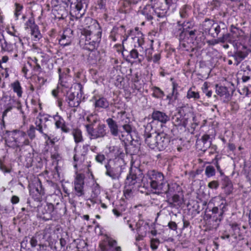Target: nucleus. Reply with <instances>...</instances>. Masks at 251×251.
Returning a JSON list of instances; mask_svg holds the SVG:
<instances>
[{
    "label": "nucleus",
    "mask_w": 251,
    "mask_h": 251,
    "mask_svg": "<svg viewBox=\"0 0 251 251\" xmlns=\"http://www.w3.org/2000/svg\"><path fill=\"white\" fill-rule=\"evenodd\" d=\"M205 174L208 177L215 176V170L214 167L212 166H207L205 170Z\"/></svg>",
    "instance_id": "c03bdc74"
},
{
    "label": "nucleus",
    "mask_w": 251,
    "mask_h": 251,
    "mask_svg": "<svg viewBox=\"0 0 251 251\" xmlns=\"http://www.w3.org/2000/svg\"><path fill=\"white\" fill-rule=\"evenodd\" d=\"M30 244L32 248H34L37 245V240L34 237H32L30 239Z\"/></svg>",
    "instance_id": "e2e57ef3"
},
{
    "label": "nucleus",
    "mask_w": 251,
    "mask_h": 251,
    "mask_svg": "<svg viewBox=\"0 0 251 251\" xmlns=\"http://www.w3.org/2000/svg\"><path fill=\"white\" fill-rule=\"evenodd\" d=\"M229 33H226L225 34H223L222 37L219 38V41H220L221 43H225V42H228L229 43Z\"/></svg>",
    "instance_id": "6e6d98bb"
},
{
    "label": "nucleus",
    "mask_w": 251,
    "mask_h": 251,
    "mask_svg": "<svg viewBox=\"0 0 251 251\" xmlns=\"http://www.w3.org/2000/svg\"><path fill=\"white\" fill-rule=\"evenodd\" d=\"M159 244V240L158 239H152L151 241V247L152 250H156Z\"/></svg>",
    "instance_id": "603ef678"
},
{
    "label": "nucleus",
    "mask_w": 251,
    "mask_h": 251,
    "mask_svg": "<svg viewBox=\"0 0 251 251\" xmlns=\"http://www.w3.org/2000/svg\"><path fill=\"white\" fill-rule=\"evenodd\" d=\"M144 177L140 169L136 167H131L130 172L126 179L125 184L127 186L139 187Z\"/></svg>",
    "instance_id": "20e7f679"
},
{
    "label": "nucleus",
    "mask_w": 251,
    "mask_h": 251,
    "mask_svg": "<svg viewBox=\"0 0 251 251\" xmlns=\"http://www.w3.org/2000/svg\"><path fill=\"white\" fill-rule=\"evenodd\" d=\"M12 109V107L11 106H8L6 109L4 110V111L3 112V113H2V124H0V125H3V126H4V121H3V118L5 116H6L7 113L9 111H10Z\"/></svg>",
    "instance_id": "680f3d73"
},
{
    "label": "nucleus",
    "mask_w": 251,
    "mask_h": 251,
    "mask_svg": "<svg viewBox=\"0 0 251 251\" xmlns=\"http://www.w3.org/2000/svg\"><path fill=\"white\" fill-rule=\"evenodd\" d=\"M75 92H73L72 90L68 91L67 93V100L68 101L69 100H75L76 99H79L75 95Z\"/></svg>",
    "instance_id": "3c124183"
},
{
    "label": "nucleus",
    "mask_w": 251,
    "mask_h": 251,
    "mask_svg": "<svg viewBox=\"0 0 251 251\" xmlns=\"http://www.w3.org/2000/svg\"><path fill=\"white\" fill-rule=\"evenodd\" d=\"M69 106L71 107H77L80 103L79 99H76L75 100H71L68 101Z\"/></svg>",
    "instance_id": "864d4df0"
},
{
    "label": "nucleus",
    "mask_w": 251,
    "mask_h": 251,
    "mask_svg": "<svg viewBox=\"0 0 251 251\" xmlns=\"http://www.w3.org/2000/svg\"><path fill=\"white\" fill-rule=\"evenodd\" d=\"M106 122L109 128L110 133L113 136H117L119 134L118 126L115 121L109 118L106 120Z\"/></svg>",
    "instance_id": "b1692460"
},
{
    "label": "nucleus",
    "mask_w": 251,
    "mask_h": 251,
    "mask_svg": "<svg viewBox=\"0 0 251 251\" xmlns=\"http://www.w3.org/2000/svg\"><path fill=\"white\" fill-rule=\"evenodd\" d=\"M151 127V125L148 124L146 126V129ZM145 132H146V130H145ZM144 136L145 137V142L149 148L152 150H157V133L151 134L146 132Z\"/></svg>",
    "instance_id": "f8f14e48"
},
{
    "label": "nucleus",
    "mask_w": 251,
    "mask_h": 251,
    "mask_svg": "<svg viewBox=\"0 0 251 251\" xmlns=\"http://www.w3.org/2000/svg\"><path fill=\"white\" fill-rule=\"evenodd\" d=\"M105 159V157L104 155L101 153H98L95 157L96 161L100 163H102Z\"/></svg>",
    "instance_id": "4d7b16f0"
},
{
    "label": "nucleus",
    "mask_w": 251,
    "mask_h": 251,
    "mask_svg": "<svg viewBox=\"0 0 251 251\" xmlns=\"http://www.w3.org/2000/svg\"><path fill=\"white\" fill-rule=\"evenodd\" d=\"M72 134L74 137L75 142L76 144H78L83 141L82 131L79 129H74L72 131Z\"/></svg>",
    "instance_id": "2f4dec72"
},
{
    "label": "nucleus",
    "mask_w": 251,
    "mask_h": 251,
    "mask_svg": "<svg viewBox=\"0 0 251 251\" xmlns=\"http://www.w3.org/2000/svg\"><path fill=\"white\" fill-rule=\"evenodd\" d=\"M148 224L143 220L139 219L136 224V229L137 233L146 234Z\"/></svg>",
    "instance_id": "cd10ccee"
},
{
    "label": "nucleus",
    "mask_w": 251,
    "mask_h": 251,
    "mask_svg": "<svg viewBox=\"0 0 251 251\" xmlns=\"http://www.w3.org/2000/svg\"><path fill=\"white\" fill-rule=\"evenodd\" d=\"M166 202L171 208L180 206L184 202L182 192L173 194L172 196L167 195Z\"/></svg>",
    "instance_id": "9d476101"
},
{
    "label": "nucleus",
    "mask_w": 251,
    "mask_h": 251,
    "mask_svg": "<svg viewBox=\"0 0 251 251\" xmlns=\"http://www.w3.org/2000/svg\"><path fill=\"white\" fill-rule=\"evenodd\" d=\"M171 94L174 97V100H176L177 99L178 93L177 89H173L172 92Z\"/></svg>",
    "instance_id": "338daca9"
},
{
    "label": "nucleus",
    "mask_w": 251,
    "mask_h": 251,
    "mask_svg": "<svg viewBox=\"0 0 251 251\" xmlns=\"http://www.w3.org/2000/svg\"><path fill=\"white\" fill-rule=\"evenodd\" d=\"M11 201L13 204H16L19 201V198L16 196H13L12 197Z\"/></svg>",
    "instance_id": "69168bd1"
},
{
    "label": "nucleus",
    "mask_w": 251,
    "mask_h": 251,
    "mask_svg": "<svg viewBox=\"0 0 251 251\" xmlns=\"http://www.w3.org/2000/svg\"><path fill=\"white\" fill-rule=\"evenodd\" d=\"M131 39L135 43L134 48L139 49V50H141L142 49L141 46L144 42L143 38L139 36H134L132 37Z\"/></svg>",
    "instance_id": "58836bf2"
},
{
    "label": "nucleus",
    "mask_w": 251,
    "mask_h": 251,
    "mask_svg": "<svg viewBox=\"0 0 251 251\" xmlns=\"http://www.w3.org/2000/svg\"><path fill=\"white\" fill-rule=\"evenodd\" d=\"M1 51L11 52L13 50V45L8 43L5 40L0 45Z\"/></svg>",
    "instance_id": "72a5a7b5"
},
{
    "label": "nucleus",
    "mask_w": 251,
    "mask_h": 251,
    "mask_svg": "<svg viewBox=\"0 0 251 251\" xmlns=\"http://www.w3.org/2000/svg\"><path fill=\"white\" fill-rule=\"evenodd\" d=\"M229 43L232 44L234 48L237 47L238 36L234 33H229Z\"/></svg>",
    "instance_id": "a18cd8bd"
},
{
    "label": "nucleus",
    "mask_w": 251,
    "mask_h": 251,
    "mask_svg": "<svg viewBox=\"0 0 251 251\" xmlns=\"http://www.w3.org/2000/svg\"><path fill=\"white\" fill-rule=\"evenodd\" d=\"M210 136L208 134H204L201 138L197 141V145L198 146L201 143L203 144L202 148H201V151H205L208 148H210L211 145V142L209 141Z\"/></svg>",
    "instance_id": "a878e982"
},
{
    "label": "nucleus",
    "mask_w": 251,
    "mask_h": 251,
    "mask_svg": "<svg viewBox=\"0 0 251 251\" xmlns=\"http://www.w3.org/2000/svg\"><path fill=\"white\" fill-rule=\"evenodd\" d=\"M157 150L159 151L165 150L170 143L169 137L164 132L157 133Z\"/></svg>",
    "instance_id": "2eb2a0df"
},
{
    "label": "nucleus",
    "mask_w": 251,
    "mask_h": 251,
    "mask_svg": "<svg viewBox=\"0 0 251 251\" xmlns=\"http://www.w3.org/2000/svg\"><path fill=\"white\" fill-rule=\"evenodd\" d=\"M225 186L227 187L230 184V181L227 177H225L223 180Z\"/></svg>",
    "instance_id": "774afa93"
},
{
    "label": "nucleus",
    "mask_w": 251,
    "mask_h": 251,
    "mask_svg": "<svg viewBox=\"0 0 251 251\" xmlns=\"http://www.w3.org/2000/svg\"><path fill=\"white\" fill-rule=\"evenodd\" d=\"M15 135L13 146L20 147L29 145V140L25 132L19 131Z\"/></svg>",
    "instance_id": "4468645a"
},
{
    "label": "nucleus",
    "mask_w": 251,
    "mask_h": 251,
    "mask_svg": "<svg viewBox=\"0 0 251 251\" xmlns=\"http://www.w3.org/2000/svg\"><path fill=\"white\" fill-rule=\"evenodd\" d=\"M141 50H139V49L134 48L130 51V57L134 59H137L139 63H141L143 60L144 57L142 55L139 54V51Z\"/></svg>",
    "instance_id": "7c9ffc66"
},
{
    "label": "nucleus",
    "mask_w": 251,
    "mask_h": 251,
    "mask_svg": "<svg viewBox=\"0 0 251 251\" xmlns=\"http://www.w3.org/2000/svg\"><path fill=\"white\" fill-rule=\"evenodd\" d=\"M124 222L126 225H128L129 227L132 231L134 230V228L133 226V224L134 223V220L132 218H127V217L124 218Z\"/></svg>",
    "instance_id": "8fccbe9b"
},
{
    "label": "nucleus",
    "mask_w": 251,
    "mask_h": 251,
    "mask_svg": "<svg viewBox=\"0 0 251 251\" xmlns=\"http://www.w3.org/2000/svg\"><path fill=\"white\" fill-rule=\"evenodd\" d=\"M191 7L187 4L183 5L179 10L180 17L182 19L187 18L190 14Z\"/></svg>",
    "instance_id": "c756f323"
},
{
    "label": "nucleus",
    "mask_w": 251,
    "mask_h": 251,
    "mask_svg": "<svg viewBox=\"0 0 251 251\" xmlns=\"http://www.w3.org/2000/svg\"><path fill=\"white\" fill-rule=\"evenodd\" d=\"M215 200L220 201L221 204L219 206H214L211 210H209L210 213L206 211L204 216V219L207 221L210 229H216L218 227L223 219V214L226 211L227 204L226 200L220 197L216 198Z\"/></svg>",
    "instance_id": "f257e3e1"
},
{
    "label": "nucleus",
    "mask_w": 251,
    "mask_h": 251,
    "mask_svg": "<svg viewBox=\"0 0 251 251\" xmlns=\"http://www.w3.org/2000/svg\"><path fill=\"white\" fill-rule=\"evenodd\" d=\"M84 178L83 174H76L74 181V187L75 195L78 197H82L85 194Z\"/></svg>",
    "instance_id": "6e6552de"
},
{
    "label": "nucleus",
    "mask_w": 251,
    "mask_h": 251,
    "mask_svg": "<svg viewBox=\"0 0 251 251\" xmlns=\"http://www.w3.org/2000/svg\"><path fill=\"white\" fill-rule=\"evenodd\" d=\"M100 193V187L98 183L94 184L92 188V193L90 198L88 200L92 204L98 203L99 200L98 199V196Z\"/></svg>",
    "instance_id": "5701e85b"
},
{
    "label": "nucleus",
    "mask_w": 251,
    "mask_h": 251,
    "mask_svg": "<svg viewBox=\"0 0 251 251\" xmlns=\"http://www.w3.org/2000/svg\"><path fill=\"white\" fill-rule=\"evenodd\" d=\"M88 145H83V149L84 150L82 151H76V149H75V153L74 155V161L75 162L74 167L76 168L78 166H80L84 163L86 160V155L88 151Z\"/></svg>",
    "instance_id": "9b49d317"
},
{
    "label": "nucleus",
    "mask_w": 251,
    "mask_h": 251,
    "mask_svg": "<svg viewBox=\"0 0 251 251\" xmlns=\"http://www.w3.org/2000/svg\"><path fill=\"white\" fill-rule=\"evenodd\" d=\"M237 50L235 51L232 55V57L235 60V64L238 65L243 59H244L248 55L249 52L247 48L242 46L241 49L236 48Z\"/></svg>",
    "instance_id": "a211bd4d"
},
{
    "label": "nucleus",
    "mask_w": 251,
    "mask_h": 251,
    "mask_svg": "<svg viewBox=\"0 0 251 251\" xmlns=\"http://www.w3.org/2000/svg\"><path fill=\"white\" fill-rule=\"evenodd\" d=\"M216 92L222 98L224 102L227 103L230 100L231 97L227 87L222 86H218L216 85Z\"/></svg>",
    "instance_id": "412c9836"
},
{
    "label": "nucleus",
    "mask_w": 251,
    "mask_h": 251,
    "mask_svg": "<svg viewBox=\"0 0 251 251\" xmlns=\"http://www.w3.org/2000/svg\"><path fill=\"white\" fill-rule=\"evenodd\" d=\"M151 118L153 121L160 122L162 125L165 124L170 120V117L168 115L159 110H154L151 114Z\"/></svg>",
    "instance_id": "aec40b11"
},
{
    "label": "nucleus",
    "mask_w": 251,
    "mask_h": 251,
    "mask_svg": "<svg viewBox=\"0 0 251 251\" xmlns=\"http://www.w3.org/2000/svg\"><path fill=\"white\" fill-rule=\"evenodd\" d=\"M197 32L196 29L190 30L187 32V35H189V37L192 39H195L196 38V34Z\"/></svg>",
    "instance_id": "13d9d810"
},
{
    "label": "nucleus",
    "mask_w": 251,
    "mask_h": 251,
    "mask_svg": "<svg viewBox=\"0 0 251 251\" xmlns=\"http://www.w3.org/2000/svg\"><path fill=\"white\" fill-rule=\"evenodd\" d=\"M183 27L180 21H177L176 25L173 29V33L175 36L178 37L180 42L185 37L184 31H183Z\"/></svg>",
    "instance_id": "393cba45"
},
{
    "label": "nucleus",
    "mask_w": 251,
    "mask_h": 251,
    "mask_svg": "<svg viewBox=\"0 0 251 251\" xmlns=\"http://www.w3.org/2000/svg\"><path fill=\"white\" fill-rule=\"evenodd\" d=\"M31 29V34L33 36L35 40H39L42 35L37 25L34 26Z\"/></svg>",
    "instance_id": "4c0bfd02"
},
{
    "label": "nucleus",
    "mask_w": 251,
    "mask_h": 251,
    "mask_svg": "<svg viewBox=\"0 0 251 251\" xmlns=\"http://www.w3.org/2000/svg\"><path fill=\"white\" fill-rule=\"evenodd\" d=\"M83 7V2L82 0L78 1L76 2L71 3V14L75 16L76 19H79L82 17L84 14V11L82 10Z\"/></svg>",
    "instance_id": "dca6fc26"
},
{
    "label": "nucleus",
    "mask_w": 251,
    "mask_h": 251,
    "mask_svg": "<svg viewBox=\"0 0 251 251\" xmlns=\"http://www.w3.org/2000/svg\"><path fill=\"white\" fill-rule=\"evenodd\" d=\"M152 97L157 99H162L164 96V93L159 87L154 86L152 88Z\"/></svg>",
    "instance_id": "c9c22d12"
},
{
    "label": "nucleus",
    "mask_w": 251,
    "mask_h": 251,
    "mask_svg": "<svg viewBox=\"0 0 251 251\" xmlns=\"http://www.w3.org/2000/svg\"><path fill=\"white\" fill-rule=\"evenodd\" d=\"M161 58V55L160 53H155L152 57H151V59L153 63H158Z\"/></svg>",
    "instance_id": "052dcab7"
},
{
    "label": "nucleus",
    "mask_w": 251,
    "mask_h": 251,
    "mask_svg": "<svg viewBox=\"0 0 251 251\" xmlns=\"http://www.w3.org/2000/svg\"><path fill=\"white\" fill-rule=\"evenodd\" d=\"M105 175L110 177L112 179H116L119 177L121 175V169L119 167H112L109 164H106Z\"/></svg>",
    "instance_id": "4be33fe9"
},
{
    "label": "nucleus",
    "mask_w": 251,
    "mask_h": 251,
    "mask_svg": "<svg viewBox=\"0 0 251 251\" xmlns=\"http://www.w3.org/2000/svg\"><path fill=\"white\" fill-rule=\"evenodd\" d=\"M35 189L38 193H39L40 195H44V190L42 187V185L41 182L40 180H39L37 183L35 184Z\"/></svg>",
    "instance_id": "09e8293b"
},
{
    "label": "nucleus",
    "mask_w": 251,
    "mask_h": 251,
    "mask_svg": "<svg viewBox=\"0 0 251 251\" xmlns=\"http://www.w3.org/2000/svg\"><path fill=\"white\" fill-rule=\"evenodd\" d=\"M185 36L187 35V32L190 30L193 27L194 24L191 21H184L181 23Z\"/></svg>",
    "instance_id": "e433bc0d"
},
{
    "label": "nucleus",
    "mask_w": 251,
    "mask_h": 251,
    "mask_svg": "<svg viewBox=\"0 0 251 251\" xmlns=\"http://www.w3.org/2000/svg\"><path fill=\"white\" fill-rule=\"evenodd\" d=\"M36 25L35 24L34 19L33 17L29 18L26 22L25 24V29L28 28H32L34 26H35Z\"/></svg>",
    "instance_id": "49530a36"
},
{
    "label": "nucleus",
    "mask_w": 251,
    "mask_h": 251,
    "mask_svg": "<svg viewBox=\"0 0 251 251\" xmlns=\"http://www.w3.org/2000/svg\"><path fill=\"white\" fill-rule=\"evenodd\" d=\"M59 43L63 46L69 45L71 43V38L63 34L59 39Z\"/></svg>",
    "instance_id": "a19ab883"
},
{
    "label": "nucleus",
    "mask_w": 251,
    "mask_h": 251,
    "mask_svg": "<svg viewBox=\"0 0 251 251\" xmlns=\"http://www.w3.org/2000/svg\"><path fill=\"white\" fill-rule=\"evenodd\" d=\"M165 186V190L162 191L161 194L171 196L182 192L181 188L176 183H168L167 182Z\"/></svg>",
    "instance_id": "6ab92c4d"
},
{
    "label": "nucleus",
    "mask_w": 251,
    "mask_h": 251,
    "mask_svg": "<svg viewBox=\"0 0 251 251\" xmlns=\"http://www.w3.org/2000/svg\"><path fill=\"white\" fill-rule=\"evenodd\" d=\"M11 87L13 92L16 93L18 98H21L22 97L23 93V89L18 80H16L12 83L11 84Z\"/></svg>",
    "instance_id": "c85d7f7f"
},
{
    "label": "nucleus",
    "mask_w": 251,
    "mask_h": 251,
    "mask_svg": "<svg viewBox=\"0 0 251 251\" xmlns=\"http://www.w3.org/2000/svg\"><path fill=\"white\" fill-rule=\"evenodd\" d=\"M186 97L188 99H193L194 100H196L200 99V96L198 92L194 91L192 88H190L187 93Z\"/></svg>",
    "instance_id": "f704fd0d"
},
{
    "label": "nucleus",
    "mask_w": 251,
    "mask_h": 251,
    "mask_svg": "<svg viewBox=\"0 0 251 251\" xmlns=\"http://www.w3.org/2000/svg\"><path fill=\"white\" fill-rule=\"evenodd\" d=\"M165 10L166 9L160 10L157 7L154 8L151 5H147L141 11V13L146 17L147 20L150 21L153 19L154 14H156L158 17H163L166 12Z\"/></svg>",
    "instance_id": "0eeeda50"
},
{
    "label": "nucleus",
    "mask_w": 251,
    "mask_h": 251,
    "mask_svg": "<svg viewBox=\"0 0 251 251\" xmlns=\"http://www.w3.org/2000/svg\"><path fill=\"white\" fill-rule=\"evenodd\" d=\"M88 28H84L81 30V34L85 36V40L81 39L80 43H83V48L91 51L93 54L95 49L98 47L100 41L101 31L100 29L95 34L91 30L92 26H88Z\"/></svg>",
    "instance_id": "f03ea898"
},
{
    "label": "nucleus",
    "mask_w": 251,
    "mask_h": 251,
    "mask_svg": "<svg viewBox=\"0 0 251 251\" xmlns=\"http://www.w3.org/2000/svg\"><path fill=\"white\" fill-rule=\"evenodd\" d=\"M15 5V9L14 11V16L15 18V20H17L18 19L19 16L21 15L22 14L23 6L20 4L17 3H16Z\"/></svg>",
    "instance_id": "37998d69"
},
{
    "label": "nucleus",
    "mask_w": 251,
    "mask_h": 251,
    "mask_svg": "<svg viewBox=\"0 0 251 251\" xmlns=\"http://www.w3.org/2000/svg\"><path fill=\"white\" fill-rule=\"evenodd\" d=\"M168 226L169 227V228L171 230L176 231L177 228V224L176 223V222L173 221L170 222L168 224Z\"/></svg>",
    "instance_id": "bf43d9fd"
},
{
    "label": "nucleus",
    "mask_w": 251,
    "mask_h": 251,
    "mask_svg": "<svg viewBox=\"0 0 251 251\" xmlns=\"http://www.w3.org/2000/svg\"><path fill=\"white\" fill-rule=\"evenodd\" d=\"M85 127L91 140L102 138L107 135L106 126L103 124H99L95 128L92 124L86 125Z\"/></svg>",
    "instance_id": "39448f33"
},
{
    "label": "nucleus",
    "mask_w": 251,
    "mask_h": 251,
    "mask_svg": "<svg viewBox=\"0 0 251 251\" xmlns=\"http://www.w3.org/2000/svg\"><path fill=\"white\" fill-rule=\"evenodd\" d=\"M109 103L107 99L104 97H100L96 99L95 106L98 108L107 109L109 108Z\"/></svg>",
    "instance_id": "bb28decb"
},
{
    "label": "nucleus",
    "mask_w": 251,
    "mask_h": 251,
    "mask_svg": "<svg viewBox=\"0 0 251 251\" xmlns=\"http://www.w3.org/2000/svg\"><path fill=\"white\" fill-rule=\"evenodd\" d=\"M219 183L217 180H213L208 184V187L210 189H216L218 188Z\"/></svg>",
    "instance_id": "5fc2aeb1"
},
{
    "label": "nucleus",
    "mask_w": 251,
    "mask_h": 251,
    "mask_svg": "<svg viewBox=\"0 0 251 251\" xmlns=\"http://www.w3.org/2000/svg\"><path fill=\"white\" fill-rule=\"evenodd\" d=\"M98 5L100 9H102L105 5V0H98Z\"/></svg>",
    "instance_id": "0e129e2a"
},
{
    "label": "nucleus",
    "mask_w": 251,
    "mask_h": 251,
    "mask_svg": "<svg viewBox=\"0 0 251 251\" xmlns=\"http://www.w3.org/2000/svg\"><path fill=\"white\" fill-rule=\"evenodd\" d=\"M202 91L205 94L206 96L208 98L211 97L212 94V91L211 90H208V83L206 82H205L202 87Z\"/></svg>",
    "instance_id": "de8ad7c7"
},
{
    "label": "nucleus",
    "mask_w": 251,
    "mask_h": 251,
    "mask_svg": "<svg viewBox=\"0 0 251 251\" xmlns=\"http://www.w3.org/2000/svg\"><path fill=\"white\" fill-rule=\"evenodd\" d=\"M128 32L126 33V28L124 25H121L119 27L114 28L110 35L111 40L116 42L120 37L123 44L128 37Z\"/></svg>",
    "instance_id": "1a4fd4ad"
},
{
    "label": "nucleus",
    "mask_w": 251,
    "mask_h": 251,
    "mask_svg": "<svg viewBox=\"0 0 251 251\" xmlns=\"http://www.w3.org/2000/svg\"><path fill=\"white\" fill-rule=\"evenodd\" d=\"M38 216L45 221L51 220L56 212V208L51 203L41 204L37 207Z\"/></svg>",
    "instance_id": "423d86ee"
},
{
    "label": "nucleus",
    "mask_w": 251,
    "mask_h": 251,
    "mask_svg": "<svg viewBox=\"0 0 251 251\" xmlns=\"http://www.w3.org/2000/svg\"><path fill=\"white\" fill-rule=\"evenodd\" d=\"M147 176L150 180V184L152 190L156 194H161L165 190V185L167 181L164 175L154 170H150L147 173Z\"/></svg>",
    "instance_id": "7ed1b4c3"
},
{
    "label": "nucleus",
    "mask_w": 251,
    "mask_h": 251,
    "mask_svg": "<svg viewBox=\"0 0 251 251\" xmlns=\"http://www.w3.org/2000/svg\"><path fill=\"white\" fill-rule=\"evenodd\" d=\"M118 118H120L119 123L122 125L123 129L127 133L130 134L132 131V127L128 124V119L126 115L125 111H121L118 113Z\"/></svg>",
    "instance_id": "f3484780"
},
{
    "label": "nucleus",
    "mask_w": 251,
    "mask_h": 251,
    "mask_svg": "<svg viewBox=\"0 0 251 251\" xmlns=\"http://www.w3.org/2000/svg\"><path fill=\"white\" fill-rule=\"evenodd\" d=\"M43 120L41 118L37 117L35 121V125L36 126V129L43 135L44 134L43 132V128H46L47 126L42 125Z\"/></svg>",
    "instance_id": "473e14b6"
},
{
    "label": "nucleus",
    "mask_w": 251,
    "mask_h": 251,
    "mask_svg": "<svg viewBox=\"0 0 251 251\" xmlns=\"http://www.w3.org/2000/svg\"><path fill=\"white\" fill-rule=\"evenodd\" d=\"M36 130L37 129L34 126L30 125L26 131L28 136L31 140H33L36 137Z\"/></svg>",
    "instance_id": "79ce46f5"
},
{
    "label": "nucleus",
    "mask_w": 251,
    "mask_h": 251,
    "mask_svg": "<svg viewBox=\"0 0 251 251\" xmlns=\"http://www.w3.org/2000/svg\"><path fill=\"white\" fill-rule=\"evenodd\" d=\"M53 119L54 125L56 129H60L62 132L69 133L70 128L68 126L65 121L60 115L56 113L52 116Z\"/></svg>",
    "instance_id": "ddd939ff"
},
{
    "label": "nucleus",
    "mask_w": 251,
    "mask_h": 251,
    "mask_svg": "<svg viewBox=\"0 0 251 251\" xmlns=\"http://www.w3.org/2000/svg\"><path fill=\"white\" fill-rule=\"evenodd\" d=\"M134 187L127 186L126 185L124 191V196L126 199L131 198L133 196V189Z\"/></svg>",
    "instance_id": "ea45409f"
}]
</instances>
